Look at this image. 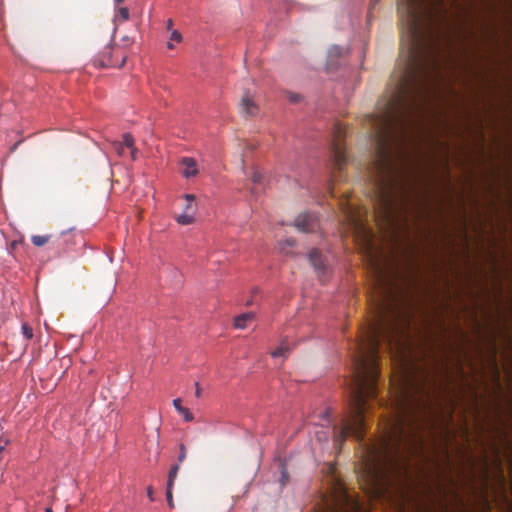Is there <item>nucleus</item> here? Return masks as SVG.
Instances as JSON below:
<instances>
[{
  "instance_id": "f257e3e1",
  "label": "nucleus",
  "mask_w": 512,
  "mask_h": 512,
  "mask_svg": "<svg viewBox=\"0 0 512 512\" xmlns=\"http://www.w3.org/2000/svg\"><path fill=\"white\" fill-rule=\"evenodd\" d=\"M371 258L373 256L371 255ZM376 274L378 295L373 299V318L363 329L351 355L352 380L349 415L342 419L340 427H334L335 441L339 444L348 436L361 441L365 434V414L370 406L368 399L377 397L378 352L381 340L392 345L398 334V312L394 306L391 281L385 276L376 259H371Z\"/></svg>"
},
{
  "instance_id": "f03ea898",
  "label": "nucleus",
  "mask_w": 512,
  "mask_h": 512,
  "mask_svg": "<svg viewBox=\"0 0 512 512\" xmlns=\"http://www.w3.org/2000/svg\"><path fill=\"white\" fill-rule=\"evenodd\" d=\"M402 26L401 61L395 77L400 94L411 83L428 84L438 73V39L434 26L445 16L443 0H399Z\"/></svg>"
},
{
  "instance_id": "7ed1b4c3",
  "label": "nucleus",
  "mask_w": 512,
  "mask_h": 512,
  "mask_svg": "<svg viewBox=\"0 0 512 512\" xmlns=\"http://www.w3.org/2000/svg\"><path fill=\"white\" fill-rule=\"evenodd\" d=\"M428 84L411 83L407 91L400 95L399 81H395L393 91L383 104L379 115L372 116L371 122L376 138V154L369 166V180L373 182L380 202L388 208L389 190L393 171L390 142L399 132L405 137L410 125V116L421 113L420 105L428 97Z\"/></svg>"
},
{
  "instance_id": "20e7f679",
  "label": "nucleus",
  "mask_w": 512,
  "mask_h": 512,
  "mask_svg": "<svg viewBox=\"0 0 512 512\" xmlns=\"http://www.w3.org/2000/svg\"><path fill=\"white\" fill-rule=\"evenodd\" d=\"M426 379H418L406 367H402L398 377L392 380L390 391V418L387 420V438L383 448L398 450L402 441L411 435L407 428H414L419 412L425 407L424 398L429 396Z\"/></svg>"
},
{
  "instance_id": "39448f33",
  "label": "nucleus",
  "mask_w": 512,
  "mask_h": 512,
  "mask_svg": "<svg viewBox=\"0 0 512 512\" xmlns=\"http://www.w3.org/2000/svg\"><path fill=\"white\" fill-rule=\"evenodd\" d=\"M127 55L120 46H106L94 59V65L100 68H121L125 64Z\"/></svg>"
},
{
  "instance_id": "423d86ee",
  "label": "nucleus",
  "mask_w": 512,
  "mask_h": 512,
  "mask_svg": "<svg viewBox=\"0 0 512 512\" xmlns=\"http://www.w3.org/2000/svg\"><path fill=\"white\" fill-rule=\"evenodd\" d=\"M345 139V131L340 125H336L333 133V141L331 144L333 166L339 172L343 170L347 163V155L343 141Z\"/></svg>"
},
{
  "instance_id": "0eeeda50",
  "label": "nucleus",
  "mask_w": 512,
  "mask_h": 512,
  "mask_svg": "<svg viewBox=\"0 0 512 512\" xmlns=\"http://www.w3.org/2000/svg\"><path fill=\"white\" fill-rule=\"evenodd\" d=\"M323 512H358V504L345 491H340L332 500L325 502Z\"/></svg>"
},
{
  "instance_id": "6e6552de",
  "label": "nucleus",
  "mask_w": 512,
  "mask_h": 512,
  "mask_svg": "<svg viewBox=\"0 0 512 512\" xmlns=\"http://www.w3.org/2000/svg\"><path fill=\"white\" fill-rule=\"evenodd\" d=\"M295 226L302 232H314L318 228V219L312 213H302L295 219Z\"/></svg>"
},
{
  "instance_id": "1a4fd4ad",
  "label": "nucleus",
  "mask_w": 512,
  "mask_h": 512,
  "mask_svg": "<svg viewBox=\"0 0 512 512\" xmlns=\"http://www.w3.org/2000/svg\"><path fill=\"white\" fill-rule=\"evenodd\" d=\"M348 218H349V221L351 222V224L354 226V228L363 234L367 249L369 250V253L372 254V248H373L372 232L370 230H368L367 228H365V226L363 225L361 220L357 216H355L352 211L349 212Z\"/></svg>"
},
{
  "instance_id": "9d476101",
  "label": "nucleus",
  "mask_w": 512,
  "mask_h": 512,
  "mask_svg": "<svg viewBox=\"0 0 512 512\" xmlns=\"http://www.w3.org/2000/svg\"><path fill=\"white\" fill-rule=\"evenodd\" d=\"M309 261L315 269L318 277L323 280L327 275V267L324 263L321 254L317 249H313L309 254Z\"/></svg>"
},
{
  "instance_id": "9b49d317",
  "label": "nucleus",
  "mask_w": 512,
  "mask_h": 512,
  "mask_svg": "<svg viewBox=\"0 0 512 512\" xmlns=\"http://www.w3.org/2000/svg\"><path fill=\"white\" fill-rule=\"evenodd\" d=\"M250 181L252 182V187L250 188V192L253 196H258L265 188V181L263 174L254 169L250 175Z\"/></svg>"
},
{
  "instance_id": "f8f14e48",
  "label": "nucleus",
  "mask_w": 512,
  "mask_h": 512,
  "mask_svg": "<svg viewBox=\"0 0 512 512\" xmlns=\"http://www.w3.org/2000/svg\"><path fill=\"white\" fill-rule=\"evenodd\" d=\"M240 107L242 113L248 116H253L258 112V106L254 102L249 92H245L242 96Z\"/></svg>"
},
{
  "instance_id": "ddd939ff",
  "label": "nucleus",
  "mask_w": 512,
  "mask_h": 512,
  "mask_svg": "<svg viewBox=\"0 0 512 512\" xmlns=\"http://www.w3.org/2000/svg\"><path fill=\"white\" fill-rule=\"evenodd\" d=\"M181 165L183 166L182 174L184 177L191 178L198 174L197 163L193 158H183Z\"/></svg>"
},
{
  "instance_id": "4468645a",
  "label": "nucleus",
  "mask_w": 512,
  "mask_h": 512,
  "mask_svg": "<svg viewBox=\"0 0 512 512\" xmlns=\"http://www.w3.org/2000/svg\"><path fill=\"white\" fill-rule=\"evenodd\" d=\"M255 319V314L253 312H247L237 316L234 320V326L238 329H244L247 326L248 322H251Z\"/></svg>"
},
{
  "instance_id": "2eb2a0df",
  "label": "nucleus",
  "mask_w": 512,
  "mask_h": 512,
  "mask_svg": "<svg viewBox=\"0 0 512 512\" xmlns=\"http://www.w3.org/2000/svg\"><path fill=\"white\" fill-rule=\"evenodd\" d=\"M292 347L290 346L288 340L284 339L280 345L271 353V356L276 357H286L291 351Z\"/></svg>"
},
{
  "instance_id": "dca6fc26",
  "label": "nucleus",
  "mask_w": 512,
  "mask_h": 512,
  "mask_svg": "<svg viewBox=\"0 0 512 512\" xmlns=\"http://www.w3.org/2000/svg\"><path fill=\"white\" fill-rule=\"evenodd\" d=\"M32 243L37 247H42L47 243L52 242L53 244L56 243V240H54V236L49 235H33L31 237Z\"/></svg>"
},
{
  "instance_id": "f3484780",
  "label": "nucleus",
  "mask_w": 512,
  "mask_h": 512,
  "mask_svg": "<svg viewBox=\"0 0 512 512\" xmlns=\"http://www.w3.org/2000/svg\"><path fill=\"white\" fill-rule=\"evenodd\" d=\"M124 145L126 148L130 149V155L132 160L137 159L138 149L134 146V139L131 134H124Z\"/></svg>"
},
{
  "instance_id": "a211bd4d",
  "label": "nucleus",
  "mask_w": 512,
  "mask_h": 512,
  "mask_svg": "<svg viewBox=\"0 0 512 512\" xmlns=\"http://www.w3.org/2000/svg\"><path fill=\"white\" fill-rule=\"evenodd\" d=\"M176 220L181 225H189L194 222V214L183 212L182 214L177 216Z\"/></svg>"
},
{
  "instance_id": "6ab92c4d",
  "label": "nucleus",
  "mask_w": 512,
  "mask_h": 512,
  "mask_svg": "<svg viewBox=\"0 0 512 512\" xmlns=\"http://www.w3.org/2000/svg\"><path fill=\"white\" fill-rule=\"evenodd\" d=\"M179 469H180L179 464H175L171 467V469L168 473L167 487L173 488V484H174L175 479L177 478Z\"/></svg>"
},
{
  "instance_id": "aec40b11",
  "label": "nucleus",
  "mask_w": 512,
  "mask_h": 512,
  "mask_svg": "<svg viewBox=\"0 0 512 512\" xmlns=\"http://www.w3.org/2000/svg\"><path fill=\"white\" fill-rule=\"evenodd\" d=\"M116 17L121 18L122 21H127L129 19V10L126 7H120L117 10Z\"/></svg>"
},
{
  "instance_id": "412c9836",
  "label": "nucleus",
  "mask_w": 512,
  "mask_h": 512,
  "mask_svg": "<svg viewBox=\"0 0 512 512\" xmlns=\"http://www.w3.org/2000/svg\"><path fill=\"white\" fill-rule=\"evenodd\" d=\"M22 333L27 340L33 338V329L26 323L22 324Z\"/></svg>"
},
{
  "instance_id": "4be33fe9",
  "label": "nucleus",
  "mask_w": 512,
  "mask_h": 512,
  "mask_svg": "<svg viewBox=\"0 0 512 512\" xmlns=\"http://www.w3.org/2000/svg\"><path fill=\"white\" fill-rule=\"evenodd\" d=\"M115 151L118 153L119 156L124 155V150L126 146L124 145V140L122 142H114L113 143Z\"/></svg>"
},
{
  "instance_id": "5701e85b",
  "label": "nucleus",
  "mask_w": 512,
  "mask_h": 512,
  "mask_svg": "<svg viewBox=\"0 0 512 512\" xmlns=\"http://www.w3.org/2000/svg\"><path fill=\"white\" fill-rule=\"evenodd\" d=\"M166 497H167V502H168L169 507L173 508L174 507V502H173V496H172V488L167 487V489H166Z\"/></svg>"
},
{
  "instance_id": "b1692460",
  "label": "nucleus",
  "mask_w": 512,
  "mask_h": 512,
  "mask_svg": "<svg viewBox=\"0 0 512 512\" xmlns=\"http://www.w3.org/2000/svg\"><path fill=\"white\" fill-rule=\"evenodd\" d=\"M170 40L171 41H176V42H181L182 41L181 33L179 31H177V30H173L171 32Z\"/></svg>"
},
{
  "instance_id": "393cba45",
  "label": "nucleus",
  "mask_w": 512,
  "mask_h": 512,
  "mask_svg": "<svg viewBox=\"0 0 512 512\" xmlns=\"http://www.w3.org/2000/svg\"><path fill=\"white\" fill-rule=\"evenodd\" d=\"M180 414L183 415L185 421L190 422L194 419L193 414L187 408H184Z\"/></svg>"
},
{
  "instance_id": "a878e982",
  "label": "nucleus",
  "mask_w": 512,
  "mask_h": 512,
  "mask_svg": "<svg viewBox=\"0 0 512 512\" xmlns=\"http://www.w3.org/2000/svg\"><path fill=\"white\" fill-rule=\"evenodd\" d=\"M186 458V447L184 444H181L180 445V453L178 455V461L181 463L185 460Z\"/></svg>"
},
{
  "instance_id": "bb28decb",
  "label": "nucleus",
  "mask_w": 512,
  "mask_h": 512,
  "mask_svg": "<svg viewBox=\"0 0 512 512\" xmlns=\"http://www.w3.org/2000/svg\"><path fill=\"white\" fill-rule=\"evenodd\" d=\"M181 403H182V401H181V399H180V398H177V399H174V400H173V405H174L175 409H176L179 413L183 412V409L185 408V407H183V406L181 405Z\"/></svg>"
},
{
  "instance_id": "cd10ccee",
  "label": "nucleus",
  "mask_w": 512,
  "mask_h": 512,
  "mask_svg": "<svg viewBox=\"0 0 512 512\" xmlns=\"http://www.w3.org/2000/svg\"><path fill=\"white\" fill-rule=\"evenodd\" d=\"M195 205L193 203L187 202L184 212L195 214Z\"/></svg>"
},
{
  "instance_id": "c85d7f7f",
  "label": "nucleus",
  "mask_w": 512,
  "mask_h": 512,
  "mask_svg": "<svg viewBox=\"0 0 512 512\" xmlns=\"http://www.w3.org/2000/svg\"><path fill=\"white\" fill-rule=\"evenodd\" d=\"M288 98L291 102H297L300 99L298 94L289 93Z\"/></svg>"
},
{
  "instance_id": "c756f323",
  "label": "nucleus",
  "mask_w": 512,
  "mask_h": 512,
  "mask_svg": "<svg viewBox=\"0 0 512 512\" xmlns=\"http://www.w3.org/2000/svg\"><path fill=\"white\" fill-rule=\"evenodd\" d=\"M184 198L187 202L193 203L195 201V196L193 194H185Z\"/></svg>"
},
{
  "instance_id": "7c9ffc66",
  "label": "nucleus",
  "mask_w": 512,
  "mask_h": 512,
  "mask_svg": "<svg viewBox=\"0 0 512 512\" xmlns=\"http://www.w3.org/2000/svg\"><path fill=\"white\" fill-rule=\"evenodd\" d=\"M147 495H148V497H149V499H150L151 501H153V500H154V498H153V489H152V487H148V489H147Z\"/></svg>"
},
{
  "instance_id": "2f4dec72",
  "label": "nucleus",
  "mask_w": 512,
  "mask_h": 512,
  "mask_svg": "<svg viewBox=\"0 0 512 512\" xmlns=\"http://www.w3.org/2000/svg\"><path fill=\"white\" fill-rule=\"evenodd\" d=\"M172 26H173V21L172 19H168L167 22H166V28L168 30H171L172 29Z\"/></svg>"
},
{
  "instance_id": "473e14b6",
  "label": "nucleus",
  "mask_w": 512,
  "mask_h": 512,
  "mask_svg": "<svg viewBox=\"0 0 512 512\" xmlns=\"http://www.w3.org/2000/svg\"><path fill=\"white\" fill-rule=\"evenodd\" d=\"M287 477H288V476H287L286 471H284V470H283V471H282V479H281L282 485H284V484H285V481L287 480Z\"/></svg>"
},
{
  "instance_id": "72a5a7b5",
  "label": "nucleus",
  "mask_w": 512,
  "mask_h": 512,
  "mask_svg": "<svg viewBox=\"0 0 512 512\" xmlns=\"http://www.w3.org/2000/svg\"><path fill=\"white\" fill-rule=\"evenodd\" d=\"M195 385H196V396L199 397L200 396L199 384L196 382Z\"/></svg>"
},
{
  "instance_id": "f704fd0d",
  "label": "nucleus",
  "mask_w": 512,
  "mask_h": 512,
  "mask_svg": "<svg viewBox=\"0 0 512 512\" xmlns=\"http://www.w3.org/2000/svg\"><path fill=\"white\" fill-rule=\"evenodd\" d=\"M287 244L290 245V246H293L294 245V240H292V239L287 240Z\"/></svg>"
},
{
  "instance_id": "c9c22d12",
  "label": "nucleus",
  "mask_w": 512,
  "mask_h": 512,
  "mask_svg": "<svg viewBox=\"0 0 512 512\" xmlns=\"http://www.w3.org/2000/svg\"><path fill=\"white\" fill-rule=\"evenodd\" d=\"M167 47H168L169 49H173L174 45H173V44H172V42L170 41V42H168V43H167Z\"/></svg>"
},
{
  "instance_id": "e433bc0d",
  "label": "nucleus",
  "mask_w": 512,
  "mask_h": 512,
  "mask_svg": "<svg viewBox=\"0 0 512 512\" xmlns=\"http://www.w3.org/2000/svg\"><path fill=\"white\" fill-rule=\"evenodd\" d=\"M16 245H17V242H16V241H13V242L11 243V249H14V248L16 247Z\"/></svg>"
},
{
  "instance_id": "4c0bfd02",
  "label": "nucleus",
  "mask_w": 512,
  "mask_h": 512,
  "mask_svg": "<svg viewBox=\"0 0 512 512\" xmlns=\"http://www.w3.org/2000/svg\"><path fill=\"white\" fill-rule=\"evenodd\" d=\"M250 305H252V300H249L246 302V306H250Z\"/></svg>"
},
{
  "instance_id": "58836bf2",
  "label": "nucleus",
  "mask_w": 512,
  "mask_h": 512,
  "mask_svg": "<svg viewBox=\"0 0 512 512\" xmlns=\"http://www.w3.org/2000/svg\"><path fill=\"white\" fill-rule=\"evenodd\" d=\"M45 512H53L51 508H46Z\"/></svg>"
},
{
  "instance_id": "ea45409f",
  "label": "nucleus",
  "mask_w": 512,
  "mask_h": 512,
  "mask_svg": "<svg viewBox=\"0 0 512 512\" xmlns=\"http://www.w3.org/2000/svg\"><path fill=\"white\" fill-rule=\"evenodd\" d=\"M124 0H115L117 4L122 3Z\"/></svg>"
}]
</instances>
